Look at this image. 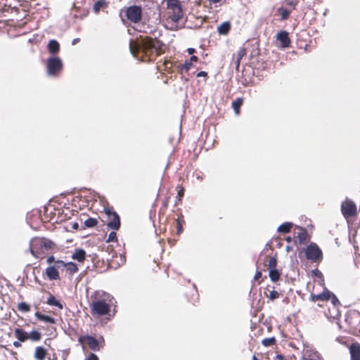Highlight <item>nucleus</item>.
<instances>
[{"instance_id":"680f3d73","label":"nucleus","mask_w":360,"mask_h":360,"mask_svg":"<svg viewBox=\"0 0 360 360\" xmlns=\"http://www.w3.org/2000/svg\"><path fill=\"white\" fill-rule=\"evenodd\" d=\"M252 360H259L255 355H253Z\"/></svg>"},{"instance_id":"c9c22d12","label":"nucleus","mask_w":360,"mask_h":360,"mask_svg":"<svg viewBox=\"0 0 360 360\" xmlns=\"http://www.w3.org/2000/svg\"><path fill=\"white\" fill-rule=\"evenodd\" d=\"M276 339L274 337L264 338L262 340V344L264 347H271L276 344Z\"/></svg>"},{"instance_id":"20e7f679","label":"nucleus","mask_w":360,"mask_h":360,"mask_svg":"<svg viewBox=\"0 0 360 360\" xmlns=\"http://www.w3.org/2000/svg\"><path fill=\"white\" fill-rule=\"evenodd\" d=\"M54 243L46 238L35 237L30 243V250L32 255L37 259H43L47 252L53 249Z\"/></svg>"},{"instance_id":"f704fd0d","label":"nucleus","mask_w":360,"mask_h":360,"mask_svg":"<svg viewBox=\"0 0 360 360\" xmlns=\"http://www.w3.org/2000/svg\"><path fill=\"white\" fill-rule=\"evenodd\" d=\"M41 338V334L38 330H33L28 333V339H30L32 341L37 342L39 341Z\"/></svg>"},{"instance_id":"052dcab7","label":"nucleus","mask_w":360,"mask_h":360,"mask_svg":"<svg viewBox=\"0 0 360 360\" xmlns=\"http://www.w3.org/2000/svg\"><path fill=\"white\" fill-rule=\"evenodd\" d=\"M211 4H216L219 2L221 0H207Z\"/></svg>"},{"instance_id":"58836bf2","label":"nucleus","mask_w":360,"mask_h":360,"mask_svg":"<svg viewBox=\"0 0 360 360\" xmlns=\"http://www.w3.org/2000/svg\"><path fill=\"white\" fill-rule=\"evenodd\" d=\"M98 224V221L95 218L89 217L84 221V225L88 228L95 227Z\"/></svg>"},{"instance_id":"a211bd4d","label":"nucleus","mask_w":360,"mask_h":360,"mask_svg":"<svg viewBox=\"0 0 360 360\" xmlns=\"http://www.w3.org/2000/svg\"><path fill=\"white\" fill-rule=\"evenodd\" d=\"M247 54V50L243 46L239 49V50L237 51L236 54L233 55L232 60L234 62L236 65V68L238 70L240 66V61L242 58L245 56Z\"/></svg>"},{"instance_id":"f8f14e48","label":"nucleus","mask_w":360,"mask_h":360,"mask_svg":"<svg viewBox=\"0 0 360 360\" xmlns=\"http://www.w3.org/2000/svg\"><path fill=\"white\" fill-rule=\"evenodd\" d=\"M306 257L311 262H320L323 259V252L316 243H311L305 250Z\"/></svg>"},{"instance_id":"bf43d9fd","label":"nucleus","mask_w":360,"mask_h":360,"mask_svg":"<svg viewBox=\"0 0 360 360\" xmlns=\"http://www.w3.org/2000/svg\"><path fill=\"white\" fill-rule=\"evenodd\" d=\"M276 359H278V360H285V358L283 355L281 354H277L276 355Z\"/></svg>"},{"instance_id":"5701e85b","label":"nucleus","mask_w":360,"mask_h":360,"mask_svg":"<svg viewBox=\"0 0 360 360\" xmlns=\"http://www.w3.org/2000/svg\"><path fill=\"white\" fill-rule=\"evenodd\" d=\"M47 49L51 54H56L60 51V44L56 40L51 39L48 43Z\"/></svg>"},{"instance_id":"f03ea898","label":"nucleus","mask_w":360,"mask_h":360,"mask_svg":"<svg viewBox=\"0 0 360 360\" xmlns=\"http://www.w3.org/2000/svg\"><path fill=\"white\" fill-rule=\"evenodd\" d=\"M114 297L103 290L94 291L89 299L91 315L96 319L110 316Z\"/></svg>"},{"instance_id":"37998d69","label":"nucleus","mask_w":360,"mask_h":360,"mask_svg":"<svg viewBox=\"0 0 360 360\" xmlns=\"http://www.w3.org/2000/svg\"><path fill=\"white\" fill-rule=\"evenodd\" d=\"M117 233L115 231H112L109 233L108 238L106 239L107 243L117 241Z\"/></svg>"},{"instance_id":"423d86ee","label":"nucleus","mask_w":360,"mask_h":360,"mask_svg":"<svg viewBox=\"0 0 360 360\" xmlns=\"http://www.w3.org/2000/svg\"><path fill=\"white\" fill-rule=\"evenodd\" d=\"M123 13H124L127 20L131 23H139L142 19L143 9L140 6H130L124 7L121 10L120 15L122 22L124 23V19L122 17Z\"/></svg>"},{"instance_id":"4d7b16f0","label":"nucleus","mask_w":360,"mask_h":360,"mask_svg":"<svg viewBox=\"0 0 360 360\" xmlns=\"http://www.w3.org/2000/svg\"><path fill=\"white\" fill-rule=\"evenodd\" d=\"M79 41H80V39H79V38H75V39H74L72 40V45H75V44H77V43H79Z\"/></svg>"},{"instance_id":"603ef678","label":"nucleus","mask_w":360,"mask_h":360,"mask_svg":"<svg viewBox=\"0 0 360 360\" xmlns=\"http://www.w3.org/2000/svg\"><path fill=\"white\" fill-rule=\"evenodd\" d=\"M7 0H0V6H2L4 10V7L8 6V4L6 3Z\"/></svg>"},{"instance_id":"e2e57ef3","label":"nucleus","mask_w":360,"mask_h":360,"mask_svg":"<svg viewBox=\"0 0 360 360\" xmlns=\"http://www.w3.org/2000/svg\"><path fill=\"white\" fill-rule=\"evenodd\" d=\"M318 306H319V307H323V305H322V304H318Z\"/></svg>"},{"instance_id":"6ab92c4d","label":"nucleus","mask_w":360,"mask_h":360,"mask_svg":"<svg viewBox=\"0 0 360 360\" xmlns=\"http://www.w3.org/2000/svg\"><path fill=\"white\" fill-rule=\"evenodd\" d=\"M276 39L281 41L283 47H289L290 45V39L289 38L288 32L286 31H280L276 34Z\"/></svg>"},{"instance_id":"8fccbe9b","label":"nucleus","mask_w":360,"mask_h":360,"mask_svg":"<svg viewBox=\"0 0 360 360\" xmlns=\"http://www.w3.org/2000/svg\"><path fill=\"white\" fill-rule=\"evenodd\" d=\"M197 77H207V72H205V71H200L199 72L198 74H197Z\"/></svg>"},{"instance_id":"f3484780","label":"nucleus","mask_w":360,"mask_h":360,"mask_svg":"<svg viewBox=\"0 0 360 360\" xmlns=\"http://www.w3.org/2000/svg\"><path fill=\"white\" fill-rule=\"evenodd\" d=\"M351 360H360V343L353 342L349 346Z\"/></svg>"},{"instance_id":"bb28decb","label":"nucleus","mask_w":360,"mask_h":360,"mask_svg":"<svg viewBox=\"0 0 360 360\" xmlns=\"http://www.w3.org/2000/svg\"><path fill=\"white\" fill-rule=\"evenodd\" d=\"M170 198H171L170 195L168 193H166V195H165L164 199L162 201V205H161V207L160 208V210H159V214H162V215L165 214L167 209L168 208V205H169V202L170 201Z\"/></svg>"},{"instance_id":"f257e3e1","label":"nucleus","mask_w":360,"mask_h":360,"mask_svg":"<svg viewBox=\"0 0 360 360\" xmlns=\"http://www.w3.org/2000/svg\"><path fill=\"white\" fill-rule=\"evenodd\" d=\"M165 44L158 38L140 36L136 40H131L129 49L131 54L144 62H150L165 53Z\"/></svg>"},{"instance_id":"49530a36","label":"nucleus","mask_w":360,"mask_h":360,"mask_svg":"<svg viewBox=\"0 0 360 360\" xmlns=\"http://www.w3.org/2000/svg\"><path fill=\"white\" fill-rule=\"evenodd\" d=\"M330 313H333V307L330 309V308H328V311H325V314L326 316H327V318L330 320H336L337 319H334L333 317H330L329 316V314Z\"/></svg>"},{"instance_id":"e433bc0d","label":"nucleus","mask_w":360,"mask_h":360,"mask_svg":"<svg viewBox=\"0 0 360 360\" xmlns=\"http://www.w3.org/2000/svg\"><path fill=\"white\" fill-rule=\"evenodd\" d=\"M183 223H184V221L181 220L180 218L176 219V232L178 236L183 232Z\"/></svg>"},{"instance_id":"4c0bfd02","label":"nucleus","mask_w":360,"mask_h":360,"mask_svg":"<svg viewBox=\"0 0 360 360\" xmlns=\"http://www.w3.org/2000/svg\"><path fill=\"white\" fill-rule=\"evenodd\" d=\"M17 309L21 312L27 313L30 311V306L26 302H20L18 304Z\"/></svg>"},{"instance_id":"a18cd8bd","label":"nucleus","mask_w":360,"mask_h":360,"mask_svg":"<svg viewBox=\"0 0 360 360\" xmlns=\"http://www.w3.org/2000/svg\"><path fill=\"white\" fill-rule=\"evenodd\" d=\"M57 260L55 259V257L53 255H51L49 257H47L46 259V262L49 264L53 263V264H55V262H56Z\"/></svg>"},{"instance_id":"7ed1b4c3","label":"nucleus","mask_w":360,"mask_h":360,"mask_svg":"<svg viewBox=\"0 0 360 360\" xmlns=\"http://www.w3.org/2000/svg\"><path fill=\"white\" fill-rule=\"evenodd\" d=\"M166 26L171 30L178 29L177 22L183 18L184 11L179 0H168Z\"/></svg>"},{"instance_id":"864d4df0","label":"nucleus","mask_w":360,"mask_h":360,"mask_svg":"<svg viewBox=\"0 0 360 360\" xmlns=\"http://www.w3.org/2000/svg\"><path fill=\"white\" fill-rule=\"evenodd\" d=\"M198 60V58L196 56H192L189 61L192 63L193 62H197Z\"/></svg>"},{"instance_id":"393cba45","label":"nucleus","mask_w":360,"mask_h":360,"mask_svg":"<svg viewBox=\"0 0 360 360\" xmlns=\"http://www.w3.org/2000/svg\"><path fill=\"white\" fill-rule=\"evenodd\" d=\"M34 316L37 318V319L39 321H44V322L52 323V324L56 323V320L54 318L47 316V315H44L39 311H37L34 314Z\"/></svg>"},{"instance_id":"ddd939ff","label":"nucleus","mask_w":360,"mask_h":360,"mask_svg":"<svg viewBox=\"0 0 360 360\" xmlns=\"http://www.w3.org/2000/svg\"><path fill=\"white\" fill-rule=\"evenodd\" d=\"M57 263L58 260L55 262V264L49 266L43 274V276H46L50 281L60 280L59 269H61V267H58L57 265L58 264Z\"/></svg>"},{"instance_id":"c85d7f7f","label":"nucleus","mask_w":360,"mask_h":360,"mask_svg":"<svg viewBox=\"0 0 360 360\" xmlns=\"http://www.w3.org/2000/svg\"><path fill=\"white\" fill-rule=\"evenodd\" d=\"M292 12V9L285 8L283 7H280L277 9V13L281 15V20H287L290 13Z\"/></svg>"},{"instance_id":"c756f323","label":"nucleus","mask_w":360,"mask_h":360,"mask_svg":"<svg viewBox=\"0 0 360 360\" xmlns=\"http://www.w3.org/2000/svg\"><path fill=\"white\" fill-rule=\"evenodd\" d=\"M46 303L49 305L57 307L60 309H62L63 307V304L51 293H49V297L47 299Z\"/></svg>"},{"instance_id":"a878e982","label":"nucleus","mask_w":360,"mask_h":360,"mask_svg":"<svg viewBox=\"0 0 360 360\" xmlns=\"http://www.w3.org/2000/svg\"><path fill=\"white\" fill-rule=\"evenodd\" d=\"M14 335L20 342H25L28 340V333L21 328H15Z\"/></svg>"},{"instance_id":"7c9ffc66","label":"nucleus","mask_w":360,"mask_h":360,"mask_svg":"<svg viewBox=\"0 0 360 360\" xmlns=\"http://www.w3.org/2000/svg\"><path fill=\"white\" fill-rule=\"evenodd\" d=\"M243 101L244 99L243 98H238L237 99L232 102V108L236 115H238L240 113V109L243 103Z\"/></svg>"},{"instance_id":"dca6fc26","label":"nucleus","mask_w":360,"mask_h":360,"mask_svg":"<svg viewBox=\"0 0 360 360\" xmlns=\"http://www.w3.org/2000/svg\"><path fill=\"white\" fill-rule=\"evenodd\" d=\"M330 295L331 297H330V300L331 301V304L333 305V313H330L329 316L334 319H338L340 316V312L339 310L340 302L336 295L332 292H330Z\"/></svg>"},{"instance_id":"9b49d317","label":"nucleus","mask_w":360,"mask_h":360,"mask_svg":"<svg viewBox=\"0 0 360 360\" xmlns=\"http://www.w3.org/2000/svg\"><path fill=\"white\" fill-rule=\"evenodd\" d=\"M341 212L347 221L356 217L357 209L356 204L351 200H346L342 202Z\"/></svg>"},{"instance_id":"2f4dec72","label":"nucleus","mask_w":360,"mask_h":360,"mask_svg":"<svg viewBox=\"0 0 360 360\" xmlns=\"http://www.w3.org/2000/svg\"><path fill=\"white\" fill-rule=\"evenodd\" d=\"M292 224L290 222H285L280 225L277 229L278 232L281 233H288L290 231Z\"/></svg>"},{"instance_id":"1a4fd4ad","label":"nucleus","mask_w":360,"mask_h":360,"mask_svg":"<svg viewBox=\"0 0 360 360\" xmlns=\"http://www.w3.org/2000/svg\"><path fill=\"white\" fill-rule=\"evenodd\" d=\"M63 68V63L59 57H50L46 60V72L49 76L58 77Z\"/></svg>"},{"instance_id":"72a5a7b5","label":"nucleus","mask_w":360,"mask_h":360,"mask_svg":"<svg viewBox=\"0 0 360 360\" xmlns=\"http://www.w3.org/2000/svg\"><path fill=\"white\" fill-rule=\"evenodd\" d=\"M267 292H264L265 296L271 301H274L279 297L280 294L275 290L266 289Z\"/></svg>"},{"instance_id":"0e129e2a","label":"nucleus","mask_w":360,"mask_h":360,"mask_svg":"<svg viewBox=\"0 0 360 360\" xmlns=\"http://www.w3.org/2000/svg\"><path fill=\"white\" fill-rule=\"evenodd\" d=\"M318 271V273H319V275H321V276H323L321 272H319V271Z\"/></svg>"},{"instance_id":"4468645a","label":"nucleus","mask_w":360,"mask_h":360,"mask_svg":"<svg viewBox=\"0 0 360 360\" xmlns=\"http://www.w3.org/2000/svg\"><path fill=\"white\" fill-rule=\"evenodd\" d=\"M330 297H331L330 291L325 287L321 293L314 294L311 292L309 300L310 302H316L317 301H328Z\"/></svg>"},{"instance_id":"13d9d810","label":"nucleus","mask_w":360,"mask_h":360,"mask_svg":"<svg viewBox=\"0 0 360 360\" xmlns=\"http://www.w3.org/2000/svg\"><path fill=\"white\" fill-rule=\"evenodd\" d=\"M72 228L75 230L78 229V228H79L78 224L77 222L72 224Z\"/></svg>"},{"instance_id":"6e6552de","label":"nucleus","mask_w":360,"mask_h":360,"mask_svg":"<svg viewBox=\"0 0 360 360\" xmlns=\"http://www.w3.org/2000/svg\"><path fill=\"white\" fill-rule=\"evenodd\" d=\"M79 342L82 345H86L89 348L94 352H98L105 345V340L103 337L96 339L94 337L86 335L79 337Z\"/></svg>"},{"instance_id":"473e14b6","label":"nucleus","mask_w":360,"mask_h":360,"mask_svg":"<svg viewBox=\"0 0 360 360\" xmlns=\"http://www.w3.org/2000/svg\"><path fill=\"white\" fill-rule=\"evenodd\" d=\"M177 191V196L176 200V205H178L179 203H181L182 201V198L184 195L185 189L182 185H179L176 188Z\"/></svg>"},{"instance_id":"a19ab883","label":"nucleus","mask_w":360,"mask_h":360,"mask_svg":"<svg viewBox=\"0 0 360 360\" xmlns=\"http://www.w3.org/2000/svg\"><path fill=\"white\" fill-rule=\"evenodd\" d=\"M301 360H321V357L317 353L314 352L303 356Z\"/></svg>"},{"instance_id":"cd10ccee","label":"nucleus","mask_w":360,"mask_h":360,"mask_svg":"<svg viewBox=\"0 0 360 360\" xmlns=\"http://www.w3.org/2000/svg\"><path fill=\"white\" fill-rule=\"evenodd\" d=\"M107 7L108 2L105 0H98L94 4L93 6V11L98 14L101 9L105 8Z\"/></svg>"},{"instance_id":"9d476101","label":"nucleus","mask_w":360,"mask_h":360,"mask_svg":"<svg viewBox=\"0 0 360 360\" xmlns=\"http://www.w3.org/2000/svg\"><path fill=\"white\" fill-rule=\"evenodd\" d=\"M104 211L108 217V226L112 229L118 230L120 228V219L118 214L112 207L110 206L105 207Z\"/></svg>"},{"instance_id":"4be33fe9","label":"nucleus","mask_w":360,"mask_h":360,"mask_svg":"<svg viewBox=\"0 0 360 360\" xmlns=\"http://www.w3.org/2000/svg\"><path fill=\"white\" fill-rule=\"evenodd\" d=\"M86 252L82 248L75 249V252L71 256L72 259L77 260L79 262H83L86 259Z\"/></svg>"},{"instance_id":"0eeeda50","label":"nucleus","mask_w":360,"mask_h":360,"mask_svg":"<svg viewBox=\"0 0 360 360\" xmlns=\"http://www.w3.org/2000/svg\"><path fill=\"white\" fill-rule=\"evenodd\" d=\"M345 323L348 333L352 335L360 333V312L350 310L345 315Z\"/></svg>"},{"instance_id":"3c124183","label":"nucleus","mask_w":360,"mask_h":360,"mask_svg":"<svg viewBox=\"0 0 360 360\" xmlns=\"http://www.w3.org/2000/svg\"><path fill=\"white\" fill-rule=\"evenodd\" d=\"M167 242L171 246H173L176 244V240L173 238H168Z\"/></svg>"},{"instance_id":"de8ad7c7","label":"nucleus","mask_w":360,"mask_h":360,"mask_svg":"<svg viewBox=\"0 0 360 360\" xmlns=\"http://www.w3.org/2000/svg\"><path fill=\"white\" fill-rule=\"evenodd\" d=\"M85 360H98V358L95 354L91 353Z\"/></svg>"},{"instance_id":"ea45409f","label":"nucleus","mask_w":360,"mask_h":360,"mask_svg":"<svg viewBox=\"0 0 360 360\" xmlns=\"http://www.w3.org/2000/svg\"><path fill=\"white\" fill-rule=\"evenodd\" d=\"M283 4L289 7L288 9H292V11L293 10H295L298 4V0H285Z\"/></svg>"},{"instance_id":"5fc2aeb1","label":"nucleus","mask_w":360,"mask_h":360,"mask_svg":"<svg viewBox=\"0 0 360 360\" xmlns=\"http://www.w3.org/2000/svg\"><path fill=\"white\" fill-rule=\"evenodd\" d=\"M187 52L190 54V55H193L194 53H195V49H193V48H188L187 49Z\"/></svg>"},{"instance_id":"b1692460","label":"nucleus","mask_w":360,"mask_h":360,"mask_svg":"<svg viewBox=\"0 0 360 360\" xmlns=\"http://www.w3.org/2000/svg\"><path fill=\"white\" fill-rule=\"evenodd\" d=\"M46 355L47 350L44 347L41 346H38L35 348L34 357L37 360H44Z\"/></svg>"},{"instance_id":"6e6d98bb","label":"nucleus","mask_w":360,"mask_h":360,"mask_svg":"<svg viewBox=\"0 0 360 360\" xmlns=\"http://www.w3.org/2000/svg\"><path fill=\"white\" fill-rule=\"evenodd\" d=\"M13 346L16 348H18V347H21V343L19 340L15 341V342H13Z\"/></svg>"},{"instance_id":"2eb2a0df","label":"nucleus","mask_w":360,"mask_h":360,"mask_svg":"<svg viewBox=\"0 0 360 360\" xmlns=\"http://www.w3.org/2000/svg\"><path fill=\"white\" fill-rule=\"evenodd\" d=\"M57 264H59V265H57V266L58 267H61V269L65 268L66 272L70 276L74 275L79 270L78 267H77V265L75 263L72 262H65L63 260L58 259V263Z\"/></svg>"},{"instance_id":"09e8293b","label":"nucleus","mask_w":360,"mask_h":360,"mask_svg":"<svg viewBox=\"0 0 360 360\" xmlns=\"http://www.w3.org/2000/svg\"><path fill=\"white\" fill-rule=\"evenodd\" d=\"M262 277V272L261 271H257L254 276V280L255 281H257L259 280V278Z\"/></svg>"},{"instance_id":"aec40b11","label":"nucleus","mask_w":360,"mask_h":360,"mask_svg":"<svg viewBox=\"0 0 360 360\" xmlns=\"http://www.w3.org/2000/svg\"><path fill=\"white\" fill-rule=\"evenodd\" d=\"M298 232L295 233L297 235L295 236V238L298 240L300 244L306 243L308 239V233L304 228L298 226L297 228Z\"/></svg>"},{"instance_id":"39448f33","label":"nucleus","mask_w":360,"mask_h":360,"mask_svg":"<svg viewBox=\"0 0 360 360\" xmlns=\"http://www.w3.org/2000/svg\"><path fill=\"white\" fill-rule=\"evenodd\" d=\"M277 265V259L276 257L270 255H264L263 258H259L257 262V268L262 271H269V278L273 282L279 280L281 274L276 269Z\"/></svg>"},{"instance_id":"c03bdc74","label":"nucleus","mask_w":360,"mask_h":360,"mask_svg":"<svg viewBox=\"0 0 360 360\" xmlns=\"http://www.w3.org/2000/svg\"><path fill=\"white\" fill-rule=\"evenodd\" d=\"M162 65L164 66V68L162 69L161 70H165V71L169 72L172 68V63L170 60H165L163 62Z\"/></svg>"},{"instance_id":"412c9836","label":"nucleus","mask_w":360,"mask_h":360,"mask_svg":"<svg viewBox=\"0 0 360 360\" xmlns=\"http://www.w3.org/2000/svg\"><path fill=\"white\" fill-rule=\"evenodd\" d=\"M231 29V24L229 21H226L220 24L217 28V32L220 35L226 36L227 35Z\"/></svg>"},{"instance_id":"79ce46f5","label":"nucleus","mask_w":360,"mask_h":360,"mask_svg":"<svg viewBox=\"0 0 360 360\" xmlns=\"http://www.w3.org/2000/svg\"><path fill=\"white\" fill-rule=\"evenodd\" d=\"M193 66V64L190 61H186L185 63L180 64L179 68L181 71L188 72Z\"/></svg>"}]
</instances>
